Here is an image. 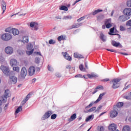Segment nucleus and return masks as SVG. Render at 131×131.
I'll return each mask as SVG.
<instances>
[{"label":"nucleus","instance_id":"052dcab7","mask_svg":"<svg viewBox=\"0 0 131 131\" xmlns=\"http://www.w3.org/2000/svg\"><path fill=\"white\" fill-rule=\"evenodd\" d=\"M124 98L126 99V100H130V98H129V96H128V95L126 96H124Z\"/></svg>","mask_w":131,"mask_h":131},{"label":"nucleus","instance_id":"5fc2aeb1","mask_svg":"<svg viewBox=\"0 0 131 131\" xmlns=\"http://www.w3.org/2000/svg\"><path fill=\"white\" fill-rule=\"evenodd\" d=\"M51 119H56L57 118V114H53L51 117Z\"/></svg>","mask_w":131,"mask_h":131},{"label":"nucleus","instance_id":"de8ad7c7","mask_svg":"<svg viewBox=\"0 0 131 131\" xmlns=\"http://www.w3.org/2000/svg\"><path fill=\"white\" fill-rule=\"evenodd\" d=\"M33 51H34V49H32L30 51H27L26 53L27 55H28V56H30V55H32V54H33Z\"/></svg>","mask_w":131,"mask_h":131},{"label":"nucleus","instance_id":"9d476101","mask_svg":"<svg viewBox=\"0 0 131 131\" xmlns=\"http://www.w3.org/2000/svg\"><path fill=\"white\" fill-rule=\"evenodd\" d=\"M9 79L11 83H13V84L17 83V81H18V78L14 76H10Z\"/></svg>","mask_w":131,"mask_h":131},{"label":"nucleus","instance_id":"6ab92c4d","mask_svg":"<svg viewBox=\"0 0 131 131\" xmlns=\"http://www.w3.org/2000/svg\"><path fill=\"white\" fill-rule=\"evenodd\" d=\"M114 111H112L110 113V116L112 118H114V117H116L117 116V114H118V113L116 111H115V107H114Z\"/></svg>","mask_w":131,"mask_h":131},{"label":"nucleus","instance_id":"3c124183","mask_svg":"<svg viewBox=\"0 0 131 131\" xmlns=\"http://www.w3.org/2000/svg\"><path fill=\"white\" fill-rule=\"evenodd\" d=\"M40 61V59H39V58H38V57L35 58V63H36L37 64H38L39 63Z\"/></svg>","mask_w":131,"mask_h":131},{"label":"nucleus","instance_id":"20e7f679","mask_svg":"<svg viewBox=\"0 0 131 131\" xmlns=\"http://www.w3.org/2000/svg\"><path fill=\"white\" fill-rule=\"evenodd\" d=\"M120 80H121V78H115L112 80L113 89H118L120 86V83H119Z\"/></svg>","mask_w":131,"mask_h":131},{"label":"nucleus","instance_id":"ddd939ff","mask_svg":"<svg viewBox=\"0 0 131 131\" xmlns=\"http://www.w3.org/2000/svg\"><path fill=\"white\" fill-rule=\"evenodd\" d=\"M129 18V17L128 16H125L124 15H121L119 16L118 20L120 21L121 22H124L126 21L127 20H128Z\"/></svg>","mask_w":131,"mask_h":131},{"label":"nucleus","instance_id":"58836bf2","mask_svg":"<svg viewBox=\"0 0 131 131\" xmlns=\"http://www.w3.org/2000/svg\"><path fill=\"white\" fill-rule=\"evenodd\" d=\"M62 19L63 20H69L70 19H72V16L71 15H67V16H64Z\"/></svg>","mask_w":131,"mask_h":131},{"label":"nucleus","instance_id":"aec40b11","mask_svg":"<svg viewBox=\"0 0 131 131\" xmlns=\"http://www.w3.org/2000/svg\"><path fill=\"white\" fill-rule=\"evenodd\" d=\"M82 25V23H77V24H74L71 27H70L69 30H70V29H73V28H78L80 27Z\"/></svg>","mask_w":131,"mask_h":131},{"label":"nucleus","instance_id":"f8f14e48","mask_svg":"<svg viewBox=\"0 0 131 131\" xmlns=\"http://www.w3.org/2000/svg\"><path fill=\"white\" fill-rule=\"evenodd\" d=\"M123 14L126 16H131V8H125L123 10Z\"/></svg>","mask_w":131,"mask_h":131},{"label":"nucleus","instance_id":"49530a36","mask_svg":"<svg viewBox=\"0 0 131 131\" xmlns=\"http://www.w3.org/2000/svg\"><path fill=\"white\" fill-rule=\"evenodd\" d=\"M5 31L6 32H9V33H11V32H12V29H11L10 27L7 28L5 30Z\"/></svg>","mask_w":131,"mask_h":131},{"label":"nucleus","instance_id":"f03ea898","mask_svg":"<svg viewBox=\"0 0 131 131\" xmlns=\"http://www.w3.org/2000/svg\"><path fill=\"white\" fill-rule=\"evenodd\" d=\"M105 95H106V93H103L100 94L99 95L98 98L94 102L90 103L89 105H88L87 106H86L85 107V109H88L89 108H91V107H92V106H93V105H94V104H97V103H99V102L102 100V97H103V96H105Z\"/></svg>","mask_w":131,"mask_h":131},{"label":"nucleus","instance_id":"8fccbe9b","mask_svg":"<svg viewBox=\"0 0 131 131\" xmlns=\"http://www.w3.org/2000/svg\"><path fill=\"white\" fill-rule=\"evenodd\" d=\"M0 61L1 62H2L3 63L6 62V58H5L4 57L1 56L0 57Z\"/></svg>","mask_w":131,"mask_h":131},{"label":"nucleus","instance_id":"e433bc0d","mask_svg":"<svg viewBox=\"0 0 131 131\" xmlns=\"http://www.w3.org/2000/svg\"><path fill=\"white\" fill-rule=\"evenodd\" d=\"M102 88H103V86L100 85V86H98L96 88V89H95L94 91L92 93V94H96V93H97V92H98L97 90H100V89H102Z\"/></svg>","mask_w":131,"mask_h":131},{"label":"nucleus","instance_id":"c9c22d12","mask_svg":"<svg viewBox=\"0 0 131 131\" xmlns=\"http://www.w3.org/2000/svg\"><path fill=\"white\" fill-rule=\"evenodd\" d=\"M130 130V128H129V126L126 125L124 126L123 128V131H129Z\"/></svg>","mask_w":131,"mask_h":131},{"label":"nucleus","instance_id":"a18cd8bd","mask_svg":"<svg viewBox=\"0 0 131 131\" xmlns=\"http://www.w3.org/2000/svg\"><path fill=\"white\" fill-rule=\"evenodd\" d=\"M126 5L128 8H131V0H127Z\"/></svg>","mask_w":131,"mask_h":131},{"label":"nucleus","instance_id":"69168bd1","mask_svg":"<svg viewBox=\"0 0 131 131\" xmlns=\"http://www.w3.org/2000/svg\"><path fill=\"white\" fill-rule=\"evenodd\" d=\"M17 53L18 54V55H21L22 54V51H21V50H17Z\"/></svg>","mask_w":131,"mask_h":131},{"label":"nucleus","instance_id":"393cba45","mask_svg":"<svg viewBox=\"0 0 131 131\" xmlns=\"http://www.w3.org/2000/svg\"><path fill=\"white\" fill-rule=\"evenodd\" d=\"M11 32L14 36L19 35V30L17 29H12Z\"/></svg>","mask_w":131,"mask_h":131},{"label":"nucleus","instance_id":"c03bdc74","mask_svg":"<svg viewBox=\"0 0 131 131\" xmlns=\"http://www.w3.org/2000/svg\"><path fill=\"white\" fill-rule=\"evenodd\" d=\"M49 45H55L56 41L51 39L49 41Z\"/></svg>","mask_w":131,"mask_h":131},{"label":"nucleus","instance_id":"1a4fd4ad","mask_svg":"<svg viewBox=\"0 0 131 131\" xmlns=\"http://www.w3.org/2000/svg\"><path fill=\"white\" fill-rule=\"evenodd\" d=\"M5 52L7 55H12L14 52V49L11 47H7L5 48Z\"/></svg>","mask_w":131,"mask_h":131},{"label":"nucleus","instance_id":"4be33fe9","mask_svg":"<svg viewBox=\"0 0 131 131\" xmlns=\"http://www.w3.org/2000/svg\"><path fill=\"white\" fill-rule=\"evenodd\" d=\"M87 76L89 78H97V77H99V76L97 75V74L92 73L91 74H88Z\"/></svg>","mask_w":131,"mask_h":131},{"label":"nucleus","instance_id":"864d4df0","mask_svg":"<svg viewBox=\"0 0 131 131\" xmlns=\"http://www.w3.org/2000/svg\"><path fill=\"white\" fill-rule=\"evenodd\" d=\"M126 26H131V19L126 21Z\"/></svg>","mask_w":131,"mask_h":131},{"label":"nucleus","instance_id":"ea45409f","mask_svg":"<svg viewBox=\"0 0 131 131\" xmlns=\"http://www.w3.org/2000/svg\"><path fill=\"white\" fill-rule=\"evenodd\" d=\"M96 106L92 107L91 108L89 109L87 112H84L85 113H88L89 112H93V111H96Z\"/></svg>","mask_w":131,"mask_h":131},{"label":"nucleus","instance_id":"4c0bfd02","mask_svg":"<svg viewBox=\"0 0 131 131\" xmlns=\"http://www.w3.org/2000/svg\"><path fill=\"white\" fill-rule=\"evenodd\" d=\"M102 108H103V106L102 105H99L96 110L95 111V113H99V112H100V110H101V109H102Z\"/></svg>","mask_w":131,"mask_h":131},{"label":"nucleus","instance_id":"774afa93","mask_svg":"<svg viewBox=\"0 0 131 131\" xmlns=\"http://www.w3.org/2000/svg\"><path fill=\"white\" fill-rule=\"evenodd\" d=\"M99 131H104V127L103 126L100 127Z\"/></svg>","mask_w":131,"mask_h":131},{"label":"nucleus","instance_id":"c756f323","mask_svg":"<svg viewBox=\"0 0 131 131\" xmlns=\"http://www.w3.org/2000/svg\"><path fill=\"white\" fill-rule=\"evenodd\" d=\"M104 18H105V17L104 16V15L100 14V15L97 16V20H98V21H101V20H103V19H104Z\"/></svg>","mask_w":131,"mask_h":131},{"label":"nucleus","instance_id":"0eeeda50","mask_svg":"<svg viewBox=\"0 0 131 131\" xmlns=\"http://www.w3.org/2000/svg\"><path fill=\"white\" fill-rule=\"evenodd\" d=\"M12 35L8 33L3 34L1 36L2 40H4L5 41L11 40V39H12Z\"/></svg>","mask_w":131,"mask_h":131},{"label":"nucleus","instance_id":"7c9ffc66","mask_svg":"<svg viewBox=\"0 0 131 131\" xmlns=\"http://www.w3.org/2000/svg\"><path fill=\"white\" fill-rule=\"evenodd\" d=\"M76 118V114H73L70 118L69 119V121H73V120H74V119H75Z\"/></svg>","mask_w":131,"mask_h":131},{"label":"nucleus","instance_id":"2f4dec72","mask_svg":"<svg viewBox=\"0 0 131 131\" xmlns=\"http://www.w3.org/2000/svg\"><path fill=\"white\" fill-rule=\"evenodd\" d=\"M59 10H61V11H68V8L67 6H61L60 8H59Z\"/></svg>","mask_w":131,"mask_h":131},{"label":"nucleus","instance_id":"79ce46f5","mask_svg":"<svg viewBox=\"0 0 131 131\" xmlns=\"http://www.w3.org/2000/svg\"><path fill=\"white\" fill-rule=\"evenodd\" d=\"M57 39L58 41H61V40H64L65 39V38H64L63 36L61 35L58 37Z\"/></svg>","mask_w":131,"mask_h":131},{"label":"nucleus","instance_id":"680f3d73","mask_svg":"<svg viewBox=\"0 0 131 131\" xmlns=\"http://www.w3.org/2000/svg\"><path fill=\"white\" fill-rule=\"evenodd\" d=\"M31 49H32V45H28V50H31Z\"/></svg>","mask_w":131,"mask_h":131},{"label":"nucleus","instance_id":"338daca9","mask_svg":"<svg viewBox=\"0 0 131 131\" xmlns=\"http://www.w3.org/2000/svg\"><path fill=\"white\" fill-rule=\"evenodd\" d=\"M75 77H82V75L81 74L76 75Z\"/></svg>","mask_w":131,"mask_h":131},{"label":"nucleus","instance_id":"5701e85b","mask_svg":"<svg viewBox=\"0 0 131 131\" xmlns=\"http://www.w3.org/2000/svg\"><path fill=\"white\" fill-rule=\"evenodd\" d=\"M112 46H113V47H116V48H117L118 47H122V46H121V44H120V43L117 42L114 40L112 41Z\"/></svg>","mask_w":131,"mask_h":131},{"label":"nucleus","instance_id":"72a5a7b5","mask_svg":"<svg viewBox=\"0 0 131 131\" xmlns=\"http://www.w3.org/2000/svg\"><path fill=\"white\" fill-rule=\"evenodd\" d=\"M22 111V106H19L15 111V114H18L19 112Z\"/></svg>","mask_w":131,"mask_h":131},{"label":"nucleus","instance_id":"dca6fc26","mask_svg":"<svg viewBox=\"0 0 131 131\" xmlns=\"http://www.w3.org/2000/svg\"><path fill=\"white\" fill-rule=\"evenodd\" d=\"M105 25L106 28H111V27H112V25L111 24V19H107L105 22Z\"/></svg>","mask_w":131,"mask_h":131},{"label":"nucleus","instance_id":"cd10ccee","mask_svg":"<svg viewBox=\"0 0 131 131\" xmlns=\"http://www.w3.org/2000/svg\"><path fill=\"white\" fill-rule=\"evenodd\" d=\"M100 12H103V10L101 9H97L95 10L94 12H92V14L93 16H95L97 15V14H98V13H100Z\"/></svg>","mask_w":131,"mask_h":131},{"label":"nucleus","instance_id":"13d9d810","mask_svg":"<svg viewBox=\"0 0 131 131\" xmlns=\"http://www.w3.org/2000/svg\"><path fill=\"white\" fill-rule=\"evenodd\" d=\"M120 30L121 31H124V30H125V28L123 26H120Z\"/></svg>","mask_w":131,"mask_h":131},{"label":"nucleus","instance_id":"a211bd4d","mask_svg":"<svg viewBox=\"0 0 131 131\" xmlns=\"http://www.w3.org/2000/svg\"><path fill=\"white\" fill-rule=\"evenodd\" d=\"M117 128V125L116 124L113 123L111 124L110 125L108 126V129L110 130H116V129Z\"/></svg>","mask_w":131,"mask_h":131},{"label":"nucleus","instance_id":"423d86ee","mask_svg":"<svg viewBox=\"0 0 131 131\" xmlns=\"http://www.w3.org/2000/svg\"><path fill=\"white\" fill-rule=\"evenodd\" d=\"M26 75H27V70H26V68L23 67L20 71V74L19 75V78L20 79H24Z\"/></svg>","mask_w":131,"mask_h":131},{"label":"nucleus","instance_id":"f257e3e1","mask_svg":"<svg viewBox=\"0 0 131 131\" xmlns=\"http://www.w3.org/2000/svg\"><path fill=\"white\" fill-rule=\"evenodd\" d=\"M0 68L6 76H10V75H11V71H10V68L9 66L2 65L1 66Z\"/></svg>","mask_w":131,"mask_h":131},{"label":"nucleus","instance_id":"bb28decb","mask_svg":"<svg viewBox=\"0 0 131 131\" xmlns=\"http://www.w3.org/2000/svg\"><path fill=\"white\" fill-rule=\"evenodd\" d=\"M100 38L103 42L106 41V39H107V37L105 35H104V34H103L102 33L100 34Z\"/></svg>","mask_w":131,"mask_h":131},{"label":"nucleus","instance_id":"412c9836","mask_svg":"<svg viewBox=\"0 0 131 131\" xmlns=\"http://www.w3.org/2000/svg\"><path fill=\"white\" fill-rule=\"evenodd\" d=\"M115 30V27H113L112 28H111L110 29V33H108V34L110 35H118L119 38H120V35L119 34H113L114 33V30Z\"/></svg>","mask_w":131,"mask_h":131},{"label":"nucleus","instance_id":"473e14b6","mask_svg":"<svg viewBox=\"0 0 131 131\" xmlns=\"http://www.w3.org/2000/svg\"><path fill=\"white\" fill-rule=\"evenodd\" d=\"M29 40H28V36H24V37H23V40H22V42L24 43H25L26 42H28Z\"/></svg>","mask_w":131,"mask_h":131},{"label":"nucleus","instance_id":"39448f33","mask_svg":"<svg viewBox=\"0 0 131 131\" xmlns=\"http://www.w3.org/2000/svg\"><path fill=\"white\" fill-rule=\"evenodd\" d=\"M10 97H11L10 91H9V90H6L5 91L4 96H1V100H2L3 102H6V101L8 100V98H10Z\"/></svg>","mask_w":131,"mask_h":131},{"label":"nucleus","instance_id":"603ef678","mask_svg":"<svg viewBox=\"0 0 131 131\" xmlns=\"http://www.w3.org/2000/svg\"><path fill=\"white\" fill-rule=\"evenodd\" d=\"M84 19H85V17L82 16V17H80V18L78 19L77 20V22H80V21H82V20H84Z\"/></svg>","mask_w":131,"mask_h":131},{"label":"nucleus","instance_id":"0e129e2a","mask_svg":"<svg viewBox=\"0 0 131 131\" xmlns=\"http://www.w3.org/2000/svg\"><path fill=\"white\" fill-rule=\"evenodd\" d=\"M110 81V79H109V78H105L102 80V81Z\"/></svg>","mask_w":131,"mask_h":131},{"label":"nucleus","instance_id":"bf43d9fd","mask_svg":"<svg viewBox=\"0 0 131 131\" xmlns=\"http://www.w3.org/2000/svg\"><path fill=\"white\" fill-rule=\"evenodd\" d=\"M35 25V23H34V22L31 23L30 24V27H32V28L34 27Z\"/></svg>","mask_w":131,"mask_h":131},{"label":"nucleus","instance_id":"6e6d98bb","mask_svg":"<svg viewBox=\"0 0 131 131\" xmlns=\"http://www.w3.org/2000/svg\"><path fill=\"white\" fill-rule=\"evenodd\" d=\"M48 69L49 71H54V69H53V68L51 67V66L50 65H48Z\"/></svg>","mask_w":131,"mask_h":131},{"label":"nucleus","instance_id":"a19ab883","mask_svg":"<svg viewBox=\"0 0 131 131\" xmlns=\"http://www.w3.org/2000/svg\"><path fill=\"white\" fill-rule=\"evenodd\" d=\"M13 70L18 73L20 71V69L19 68V67H15L13 68Z\"/></svg>","mask_w":131,"mask_h":131},{"label":"nucleus","instance_id":"2eb2a0df","mask_svg":"<svg viewBox=\"0 0 131 131\" xmlns=\"http://www.w3.org/2000/svg\"><path fill=\"white\" fill-rule=\"evenodd\" d=\"M1 8H2V9L3 11L2 14H4V13H5V12L6 11V8H7V4L6 3V2L4 0L2 1Z\"/></svg>","mask_w":131,"mask_h":131},{"label":"nucleus","instance_id":"09e8293b","mask_svg":"<svg viewBox=\"0 0 131 131\" xmlns=\"http://www.w3.org/2000/svg\"><path fill=\"white\" fill-rule=\"evenodd\" d=\"M79 69L81 71H84L85 70V68H83V64H81L79 66Z\"/></svg>","mask_w":131,"mask_h":131},{"label":"nucleus","instance_id":"4468645a","mask_svg":"<svg viewBox=\"0 0 131 131\" xmlns=\"http://www.w3.org/2000/svg\"><path fill=\"white\" fill-rule=\"evenodd\" d=\"M31 97V94L30 93H29V94H28L27 95L25 99H24L23 100V101L21 102L22 106H24V105H25V103H26V102H27V101H28V100H29V99H30Z\"/></svg>","mask_w":131,"mask_h":131},{"label":"nucleus","instance_id":"b1692460","mask_svg":"<svg viewBox=\"0 0 131 131\" xmlns=\"http://www.w3.org/2000/svg\"><path fill=\"white\" fill-rule=\"evenodd\" d=\"M11 66H17V60L11 59L10 61Z\"/></svg>","mask_w":131,"mask_h":131},{"label":"nucleus","instance_id":"37998d69","mask_svg":"<svg viewBox=\"0 0 131 131\" xmlns=\"http://www.w3.org/2000/svg\"><path fill=\"white\" fill-rule=\"evenodd\" d=\"M122 106H123V102H119L116 105L117 108H120V107H122Z\"/></svg>","mask_w":131,"mask_h":131},{"label":"nucleus","instance_id":"f704fd0d","mask_svg":"<svg viewBox=\"0 0 131 131\" xmlns=\"http://www.w3.org/2000/svg\"><path fill=\"white\" fill-rule=\"evenodd\" d=\"M91 119H94V115H91L89 116L88 118H86V119H85L86 122H88V121H90V120H91Z\"/></svg>","mask_w":131,"mask_h":131},{"label":"nucleus","instance_id":"c85d7f7f","mask_svg":"<svg viewBox=\"0 0 131 131\" xmlns=\"http://www.w3.org/2000/svg\"><path fill=\"white\" fill-rule=\"evenodd\" d=\"M100 12H103V10L101 9H97L95 10L94 12H92V14L93 16H95L97 15V14H98V13H100Z\"/></svg>","mask_w":131,"mask_h":131},{"label":"nucleus","instance_id":"6e6552de","mask_svg":"<svg viewBox=\"0 0 131 131\" xmlns=\"http://www.w3.org/2000/svg\"><path fill=\"white\" fill-rule=\"evenodd\" d=\"M52 114H53V112L51 111L47 112L43 116V117H42V120H46V119H48V118H49V117H50Z\"/></svg>","mask_w":131,"mask_h":131},{"label":"nucleus","instance_id":"7ed1b4c3","mask_svg":"<svg viewBox=\"0 0 131 131\" xmlns=\"http://www.w3.org/2000/svg\"><path fill=\"white\" fill-rule=\"evenodd\" d=\"M105 95H106V93H103L100 94L99 95L98 98L94 102L90 103L89 105H88L87 106H86L85 107V109H88L89 108H91V107H92V106H93V105H94V104H97V103H99V102L102 100V97H103V96H105Z\"/></svg>","mask_w":131,"mask_h":131},{"label":"nucleus","instance_id":"4d7b16f0","mask_svg":"<svg viewBox=\"0 0 131 131\" xmlns=\"http://www.w3.org/2000/svg\"><path fill=\"white\" fill-rule=\"evenodd\" d=\"M106 51L112 52L113 53H117V52L114 49H106Z\"/></svg>","mask_w":131,"mask_h":131},{"label":"nucleus","instance_id":"e2e57ef3","mask_svg":"<svg viewBox=\"0 0 131 131\" xmlns=\"http://www.w3.org/2000/svg\"><path fill=\"white\" fill-rule=\"evenodd\" d=\"M66 69H71V66L68 65L66 67Z\"/></svg>","mask_w":131,"mask_h":131},{"label":"nucleus","instance_id":"f3484780","mask_svg":"<svg viewBox=\"0 0 131 131\" xmlns=\"http://www.w3.org/2000/svg\"><path fill=\"white\" fill-rule=\"evenodd\" d=\"M62 55L64 58L68 61H71L72 60L71 56H69V54L67 52H65L64 53L62 52Z\"/></svg>","mask_w":131,"mask_h":131},{"label":"nucleus","instance_id":"a878e982","mask_svg":"<svg viewBox=\"0 0 131 131\" xmlns=\"http://www.w3.org/2000/svg\"><path fill=\"white\" fill-rule=\"evenodd\" d=\"M74 58H76L77 59H83V56L76 53L74 54Z\"/></svg>","mask_w":131,"mask_h":131},{"label":"nucleus","instance_id":"9b49d317","mask_svg":"<svg viewBox=\"0 0 131 131\" xmlns=\"http://www.w3.org/2000/svg\"><path fill=\"white\" fill-rule=\"evenodd\" d=\"M35 73V67L31 66L29 69V74L30 76H32Z\"/></svg>","mask_w":131,"mask_h":131}]
</instances>
